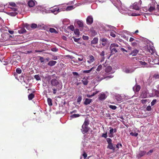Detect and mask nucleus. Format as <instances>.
<instances>
[{
  "instance_id": "nucleus-8",
  "label": "nucleus",
  "mask_w": 159,
  "mask_h": 159,
  "mask_svg": "<svg viewBox=\"0 0 159 159\" xmlns=\"http://www.w3.org/2000/svg\"><path fill=\"white\" fill-rule=\"evenodd\" d=\"M108 39H107L102 38L100 39V41L102 42V44L103 46H105L107 44Z\"/></svg>"
},
{
  "instance_id": "nucleus-21",
  "label": "nucleus",
  "mask_w": 159,
  "mask_h": 159,
  "mask_svg": "<svg viewBox=\"0 0 159 159\" xmlns=\"http://www.w3.org/2000/svg\"><path fill=\"white\" fill-rule=\"evenodd\" d=\"M135 88V90L136 92H138L140 90L141 87L139 85H137L133 88V89Z\"/></svg>"
},
{
  "instance_id": "nucleus-10",
  "label": "nucleus",
  "mask_w": 159,
  "mask_h": 159,
  "mask_svg": "<svg viewBox=\"0 0 159 159\" xmlns=\"http://www.w3.org/2000/svg\"><path fill=\"white\" fill-rule=\"evenodd\" d=\"M28 4L30 7H33L35 5V2L33 0H30L28 2Z\"/></svg>"
},
{
  "instance_id": "nucleus-63",
  "label": "nucleus",
  "mask_w": 159,
  "mask_h": 159,
  "mask_svg": "<svg viewBox=\"0 0 159 159\" xmlns=\"http://www.w3.org/2000/svg\"><path fill=\"white\" fill-rule=\"evenodd\" d=\"M120 50L123 52H127V51L123 48H121V47H120Z\"/></svg>"
},
{
  "instance_id": "nucleus-59",
  "label": "nucleus",
  "mask_w": 159,
  "mask_h": 159,
  "mask_svg": "<svg viewBox=\"0 0 159 159\" xmlns=\"http://www.w3.org/2000/svg\"><path fill=\"white\" fill-rule=\"evenodd\" d=\"M153 77L155 78V79H158L159 78V75L158 74H155L153 75Z\"/></svg>"
},
{
  "instance_id": "nucleus-34",
  "label": "nucleus",
  "mask_w": 159,
  "mask_h": 159,
  "mask_svg": "<svg viewBox=\"0 0 159 159\" xmlns=\"http://www.w3.org/2000/svg\"><path fill=\"white\" fill-rule=\"evenodd\" d=\"M34 77L35 79L37 81L40 80H41V78L38 75H35L34 76Z\"/></svg>"
},
{
  "instance_id": "nucleus-40",
  "label": "nucleus",
  "mask_w": 159,
  "mask_h": 159,
  "mask_svg": "<svg viewBox=\"0 0 159 159\" xmlns=\"http://www.w3.org/2000/svg\"><path fill=\"white\" fill-rule=\"evenodd\" d=\"M148 99H143L141 100V102L142 103L144 104L148 102Z\"/></svg>"
},
{
  "instance_id": "nucleus-18",
  "label": "nucleus",
  "mask_w": 159,
  "mask_h": 159,
  "mask_svg": "<svg viewBox=\"0 0 159 159\" xmlns=\"http://www.w3.org/2000/svg\"><path fill=\"white\" fill-rule=\"evenodd\" d=\"M74 33L77 36V37L80 36V31L79 29H76L74 30Z\"/></svg>"
},
{
  "instance_id": "nucleus-31",
  "label": "nucleus",
  "mask_w": 159,
  "mask_h": 159,
  "mask_svg": "<svg viewBox=\"0 0 159 159\" xmlns=\"http://www.w3.org/2000/svg\"><path fill=\"white\" fill-rule=\"evenodd\" d=\"M30 27L32 29H35L37 27V25L36 24H34V23L30 25Z\"/></svg>"
},
{
  "instance_id": "nucleus-26",
  "label": "nucleus",
  "mask_w": 159,
  "mask_h": 159,
  "mask_svg": "<svg viewBox=\"0 0 159 159\" xmlns=\"http://www.w3.org/2000/svg\"><path fill=\"white\" fill-rule=\"evenodd\" d=\"M26 31L25 29L24 28H22L20 30H18V32L20 34H23L26 32Z\"/></svg>"
},
{
  "instance_id": "nucleus-12",
  "label": "nucleus",
  "mask_w": 159,
  "mask_h": 159,
  "mask_svg": "<svg viewBox=\"0 0 159 159\" xmlns=\"http://www.w3.org/2000/svg\"><path fill=\"white\" fill-rule=\"evenodd\" d=\"M149 7H148V11L150 12H152L153 11L155 10V7L153 5H150Z\"/></svg>"
},
{
  "instance_id": "nucleus-47",
  "label": "nucleus",
  "mask_w": 159,
  "mask_h": 159,
  "mask_svg": "<svg viewBox=\"0 0 159 159\" xmlns=\"http://www.w3.org/2000/svg\"><path fill=\"white\" fill-rule=\"evenodd\" d=\"M82 99V97L81 96H79L77 99V102H80Z\"/></svg>"
},
{
  "instance_id": "nucleus-52",
  "label": "nucleus",
  "mask_w": 159,
  "mask_h": 159,
  "mask_svg": "<svg viewBox=\"0 0 159 159\" xmlns=\"http://www.w3.org/2000/svg\"><path fill=\"white\" fill-rule=\"evenodd\" d=\"M109 128L110 129V134H113L114 133L113 129L111 127H110Z\"/></svg>"
},
{
  "instance_id": "nucleus-55",
  "label": "nucleus",
  "mask_w": 159,
  "mask_h": 159,
  "mask_svg": "<svg viewBox=\"0 0 159 159\" xmlns=\"http://www.w3.org/2000/svg\"><path fill=\"white\" fill-rule=\"evenodd\" d=\"M57 90V88H53L52 89V90L53 91V93L54 94H56Z\"/></svg>"
},
{
  "instance_id": "nucleus-61",
  "label": "nucleus",
  "mask_w": 159,
  "mask_h": 159,
  "mask_svg": "<svg viewBox=\"0 0 159 159\" xmlns=\"http://www.w3.org/2000/svg\"><path fill=\"white\" fill-rule=\"evenodd\" d=\"M153 152V149L150 150L147 153V155H151V154Z\"/></svg>"
},
{
  "instance_id": "nucleus-35",
  "label": "nucleus",
  "mask_w": 159,
  "mask_h": 159,
  "mask_svg": "<svg viewBox=\"0 0 159 159\" xmlns=\"http://www.w3.org/2000/svg\"><path fill=\"white\" fill-rule=\"evenodd\" d=\"M80 116V115L79 114H74L72 115L70 117L72 118H75L79 117Z\"/></svg>"
},
{
  "instance_id": "nucleus-45",
  "label": "nucleus",
  "mask_w": 159,
  "mask_h": 159,
  "mask_svg": "<svg viewBox=\"0 0 159 159\" xmlns=\"http://www.w3.org/2000/svg\"><path fill=\"white\" fill-rule=\"evenodd\" d=\"M157 102L156 99H153L151 102V105L152 106H153L155 105Z\"/></svg>"
},
{
  "instance_id": "nucleus-33",
  "label": "nucleus",
  "mask_w": 159,
  "mask_h": 159,
  "mask_svg": "<svg viewBox=\"0 0 159 159\" xmlns=\"http://www.w3.org/2000/svg\"><path fill=\"white\" fill-rule=\"evenodd\" d=\"M82 81L84 85H87L88 83V81L87 79L83 80Z\"/></svg>"
},
{
  "instance_id": "nucleus-15",
  "label": "nucleus",
  "mask_w": 159,
  "mask_h": 159,
  "mask_svg": "<svg viewBox=\"0 0 159 159\" xmlns=\"http://www.w3.org/2000/svg\"><path fill=\"white\" fill-rule=\"evenodd\" d=\"M92 101V100L91 99L86 98L84 102V104L85 105H87L89 104Z\"/></svg>"
},
{
  "instance_id": "nucleus-42",
  "label": "nucleus",
  "mask_w": 159,
  "mask_h": 159,
  "mask_svg": "<svg viewBox=\"0 0 159 159\" xmlns=\"http://www.w3.org/2000/svg\"><path fill=\"white\" fill-rule=\"evenodd\" d=\"M106 140L108 144L112 143V140L110 138H107Z\"/></svg>"
},
{
  "instance_id": "nucleus-29",
  "label": "nucleus",
  "mask_w": 159,
  "mask_h": 159,
  "mask_svg": "<svg viewBox=\"0 0 159 159\" xmlns=\"http://www.w3.org/2000/svg\"><path fill=\"white\" fill-rule=\"evenodd\" d=\"M47 101L48 104L49 106H51L52 105V100L51 98H48L47 99Z\"/></svg>"
},
{
  "instance_id": "nucleus-32",
  "label": "nucleus",
  "mask_w": 159,
  "mask_h": 159,
  "mask_svg": "<svg viewBox=\"0 0 159 159\" xmlns=\"http://www.w3.org/2000/svg\"><path fill=\"white\" fill-rule=\"evenodd\" d=\"M10 9H11L10 11H13L14 12H16L17 11V8L16 7H10Z\"/></svg>"
},
{
  "instance_id": "nucleus-23",
  "label": "nucleus",
  "mask_w": 159,
  "mask_h": 159,
  "mask_svg": "<svg viewBox=\"0 0 159 159\" xmlns=\"http://www.w3.org/2000/svg\"><path fill=\"white\" fill-rule=\"evenodd\" d=\"M89 60L92 63L93 62L95 61V59L94 58V57L92 55H90L89 56Z\"/></svg>"
},
{
  "instance_id": "nucleus-22",
  "label": "nucleus",
  "mask_w": 159,
  "mask_h": 159,
  "mask_svg": "<svg viewBox=\"0 0 159 159\" xmlns=\"http://www.w3.org/2000/svg\"><path fill=\"white\" fill-rule=\"evenodd\" d=\"M49 31L52 33H54L55 34H57L58 32L56 30L53 28H50L49 29Z\"/></svg>"
},
{
  "instance_id": "nucleus-56",
  "label": "nucleus",
  "mask_w": 159,
  "mask_h": 159,
  "mask_svg": "<svg viewBox=\"0 0 159 159\" xmlns=\"http://www.w3.org/2000/svg\"><path fill=\"white\" fill-rule=\"evenodd\" d=\"M146 110L148 111H150L151 110V107L150 106H148L146 108Z\"/></svg>"
},
{
  "instance_id": "nucleus-39",
  "label": "nucleus",
  "mask_w": 159,
  "mask_h": 159,
  "mask_svg": "<svg viewBox=\"0 0 159 159\" xmlns=\"http://www.w3.org/2000/svg\"><path fill=\"white\" fill-rule=\"evenodd\" d=\"M115 33V32L114 31H111L110 32V35L113 37H115L116 36Z\"/></svg>"
},
{
  "instance_id": "nucleus-50",
  "label": "nucleus",
  "mask_w": 159,
  "mask_h": 159,
  "mask_svg": "<svg viewBox=\"0 0 159 159\" xmlns=\"http://www.w3.org/2000/svg\"><path fill=\"white\" fill-rule=\"evenodd\" d=\"M82 38L84 40H87L89 39V37H88V36L84 35H83V36Z\"/></svg>"
},
{
  "instance_id": "nucleus-49",
  "label": "nucleus",
  "mask_w": 159,
  "mask_h": 159,
  "mask_svg": "<svg viewBox=\"0 0 159 159\" xmlns=\"http://www.w3.org/2000/svg\"><path fill=\"white\" fill-rule=\"evenodd\" d=\"M69 28L70 30L71 31H73L74 30V27L73 25H70V26L69 27Z\"/></svg>"
},
{
  "instance_id": "nucleus-9",
  "label": "nucleus",
  "mask_w": 159,
  "mask_h": 159,
  "mask_svg": "<svg viewBox=\"0 0 159 159\" xmlns=\"http://www.w3.org/2000/svg\"><path fill=\"white\" fill-rule=\"evenodd\" d=\"M146 152L145 151H140L139 152L138 154L137 155V157L138 158H140L144 156L146 154Z\"/></svg>"
},
{
  "instance_id": "nucleus-54",
  "label": "nucleus",
  "mask_w": 159,
  "mask_h": 159,
  "mask_svg": "<svg viewBox=\"0 0 159 159\" xmlns=\"http://www.w3.org/2000/svg\"><path fill=\"white\" fill-rule=\"evenodd\" d=\"M72 38L74 39V41L76 42H78L80 39V38L76 39L74 37H72Z\"/></svg>"
},
{
  "instance_id": "nucleus-60",
  "label": "nucleus",
  "mask_w": 159,
  "mask_h": 159,
  "mask_svg": "<svg viewBox=\"0 0 159 159\" xmlns=\"http://www.w3.org/2000/svg\"><path fill=\"white\" fill-rule=\"evenodd\" d=\"M78 59L79 61H82L83 60V56H81L80 57H78Z\"/></svg>"
},
{
  "instance_id": "nucleus-36",
  "label": "nucleus",
  "mask_w": 159,
  "mask_h": 159,
  "mask_svg": "<svg viewBox=\"0 0 159 159\" xmlns=\"http://www.w3.org/2000/svg\"><path fill=\"white\" fill-rule=\"evenodd\" d=\"M102 69V66L101 65H100L96 69V70L98 71H100Z\"/></svg>"
},
{
  "instance_id": "nucleus-5",
  "label": "nucleus",
  "mask_w": 159,
  "mask_h": 159,
  "mask_svg": "<svg viewBox=\"0 0 159 159\" xmlns=\"http://www.w3.org/2000/svg\"><path fill=\"white\" fill-rule=\"evenodd\" d=\"M59 84V82L56 79H53L51 81V84L52 87H57Z\"/></svg>"
},
{
  "instance_id": "nucleus-20",
  "label": "nucleus",
  "mask_w": 159,
  "mask_h": 159,
  "mask_svg": "<svg viewBox=\"0 0 159 159\" xmlns=\"http://www.w3.org/2000/svg\"><path fill=\"white\" fill-rule=\"evenodd\" d=\"M18 14L17 12H11L8 13V14L11 16H15Z\"/></svg>"
},
{
  "instance_id": "nucleus-14",
  "label": "nucleus",
  "mask_w": 159,
  "mask_h": 159,
  "mask_svg": "<svg viewBox=\"0 0 159 159\" xmlns=\"http://www.w3.org/2000/svg\"><path fill=\"white\" fill-rule=\"evenodd\" d=\"M108 145L107 146V148H109L110 149L112 150L113 151L115 150V147L113 146V144L112 143L108 144Z\"/></svg>"
},
{
  "instance_id": "nucleus-41",
  "label": "nucleus",
  "mask_w": 159,
  "mask_h": 159,
  "mask_svg": "<svg viewBox=\"0 0 159 159\" xmlns=\"http://www.w3.org/2000/svg\"><path fill=\"white\" fill-rule=\"evenodd\" d=\"M130 134L132 136L137 137L138 135V134L135 132H131L130 133Z\"/></svg>"
},
{
  "instance_id": "nucleus-51",
  "label": "nucleus",
  "mask_w": 159,
  "mask_h": 159,
  "mask_svg": "<svg viewBox=\"0 0 159 159\" xmlns=\"http://www.w3.org/2000/svg\"><path fill=\"white\" fill-rule=\"evenodd\" d=\"M107 132H106L105 133H103L102 134V136L103 137H104L105 138H107Z\"/></svg>"
},
{
  "instance_id": "nucleus-1",
  "label": "nucleus",
  "mask_w": 159,
  "mask_h": 159,
  "mask_svg": "<svg viewBox=\"0 0 159 159\" xmlns=\"http://www.w3.org/2000/svg\"><path fill=\"white\" fill-rule=\"evenodd\" d=\"M112 70V68L110 66H107L105 69V71L106 73H104L102 75V77H101L99 75H98L97 76V78L98 80L99 81H101L102 80L105 79L106 78H111L113 77V76L111 75L109 76H107V74H110L111 73H112L111 72V71Z\"/></svg>"
},
{
  "instance_id": "nucleus-38",
  "label": "nucleus",
  "mask_w": 159,
  "mask_h": 159,
  "mask_svg": "<svg viewBox=\"0 0 159 159\" xmlns=\"http://www.w3.org/2000/svg\"><path fill=\"white\" fill-rule=\"evenodd\" d=\"M16 71L18 74H20L21 73L22 70L20 68H18L16 69Z\"/></svg>"
},
{
  "instance_id": "nucleus-27",
  "label": "nucleus",
  "mask_w": 159,
  "mask_h": 159,
  "mask_svg": "<svg viewBox=\"0 0 159 159\" xmlns=\"http://www.w3.org/2000/svg\"><path fill=\"white\" fill-rule=\"evenodd\" d=\"M75 8L73 6H68L66 8V10L69 11L73 10Z\"/></svg>"
},
{
  "instance_id": "nucleus-58",
  "label": "nucleus",
  "mask_w": 159,
  "mask_h": 159,
  "mask_svg": "<svg viewBox=\"0 0 159 159\" xmlns=\"http://www.w3.org/2000/svg\"><path fill=\"white\" fill-rule=\"evenodd\" d=\"M139 63L142 65H145L147 64V63L146 62H145V61H139Z\"/></svg>"
},
{
  "instance_id": "nucleus-28",
  "label": "nucleus",
  "mask_w": 159,
  "mask_h": 159,
  "mask_svg": "<svg viewBox=\"0 0 159 159\" xmlns=\"http://www.w3.org/2000/svg\"><path fill=\"white\" fill-rule=\"evenodd\" d=\"M104 54H105V52L104 51H102L101 52V53L100 54V55L101 57L102 60H101V62L104 59Z\"/></svg>"
},
{
  "instance_id": "nucleus-37",
  "label": "nucleus",
  "mask_w": 159,
  "mask_h": 159,
  "mask_svg": "<svg viewBox=\"0 0 159 159\" xmlns=\"http://www.w3.org/2000/svg\"><path fill=\"white\" fill-rule=\"evenodd\" d=\"M109 107L110 108L114 110H115L117 108V107L116 106L114 105H110L109 106Z\"/></svg>"
},
{
  "instance_id": "nucleus-13",
  "label": "nucleus",
  "mask_w": 159,
  "mask_h": 159,
  "mask_svg": "<svg viewBox=\"0 0 159 159\" xmlns=\"http://www.w3.org/2000/svg\"><path fill=\"white\" fill-rule=\"evenodd\" d=\"M57 63V62L56 61L52 60L48 62V65L50 66H54Z\"/></svg>"
},
{
  "instance_id": "nucleus-4",
  "label": "nucleus",
  "mask_w": 159,
  "mask_h": 159,
  "mask_svg": "<svg viewBox=\"0 0 159 159\" xmlns=\"http://www.w3.org/2000/svg\"><path fill=\"white\" fill-rule=\"evenodd\" d=\"M20 59V57L19 55L15 54L12 56L10 63L12 64L17 65L18 61H19Z\"/></svg>"
},
{
  "instance_id": "nucleus-7",
  "label": "nucleus",
  "mask_w": 159,
  "mask_h": 159,
  "mask_svg": "<svg viewBox=\"0 0 159 159\" xmlns=\"http://www.w3.org/2000/svg\"><path fill=\"white\" fill-rule=\"evenodd\" d=\"M93 21V18L91 16H89L87 18L86 22L89 25L91 24Z\"/></svg>"
},
{
  "instance_id": "nucleus-2",
  "label": "nucleus",
  "mask_w": 159,
  "mask_h": 159,
  "mask_svg": "<svg viewBox=\"0 0 159 159\" xmlns=\"http://www.w3.org/2000/svg\"><path fill=\"white\" fill-rule=\"evenodd\" d=\"M120 47L116 43L111 44L110 47V48L111 50V55L115 54L118 52L120 48Z\"/></svg>"
},
{
  "instance_id": "nucleus-24",
  "label": "nucleus",
  "mask_w": 159,
  "mask_h": 159,
  "mask_svg": "<svg viewBox=\"0 0 159 159\" xmlns=\"http://www.w3.org/2000/svg\"><path fill=\"white\" fill-rule=\"evenodd\" d=\"M52 12L54 13L55 14H57L59 11V8L57 7L52 10Z\"/></svg>"
},
{
  "instance_id": "nucleus-44",
  "label": "nucleus",
  "mask_w": 159,
  "mask_h": 159,
  "mask_svg": "<svg viewBox=\"0 0 159 159\" xmlns=\"http://www.w3.org/2000/svg\"><path fill=\"white\" fill-rule=\"evenodd\" d=\"M9 5L10 6H12V7H16V4H15V3L13 2H10L9 3Z\"/></svg>"
},
{
  "instance_id": "nucleus-64",
  "label": "nucleus",
  "mask_w": 159,
  "mask_h": 159,
  "mask_svg": "<svg viewBox=\"0 0 159 159\" xmlns=\"http://www.w3.org/2000/svg\"><path fill=\"white\" fill-rule=\"evenodd\" d=\"M111 115L109 113L106 114V117L108 118L109 119H111Z\"/></svg>"
},
{
  "instance_id": "nucleus-6",
  "label": "nucleus",
  "mask_w": 159,
  "mask_h": 159,
  "mask_svg": "<svg viewBox=\"0 0 159 159\" xmlns=\"http://www.w3.org/2000/svg\"><path fill=\"white\" fill-rule=\"evenodd\" d=\"M107 97V96L103 93H100L98 95V100L100 101L104 100Z\"/></svg>"
},
{
  "instance_id": "nucleus-17",
  "label": "nucleus",
  "mask_w": 159,
  "mask_h": 159,
  "mask_svg": "<svg viewBox=\"0 0 159 159\" xmlns=\"http://www.w3.org/2000/svg\"><path fill=\"white\" fill-rule=\"evenodd\" d=\"M76 23L80 27H83L84 25L82 21L79 20H77Z\"/></svg>"
},
{
  "instance_id": "nucleus-43",
  "label": "nucleus",
  "mask_w": 159,
  "mask_h": 159,
  "mask_svg": "<svg viewBox=\"0 0 159 159\" xmlns=\"http://www.w3.org/2000/svg\"><path fill=\"white\" fill-rule=\"evenodd\" d=\"M39 60H40L41 63H43L44 62V60L43 57L41 56H39Z\"/></svg>"
},
{
  "instance_id": "nucleus-48",
  "label": "nucleus",
  "mask_w": 159,
  "mask_h": 159,
  "mask_svg": "<svg viewBox=\"0 0 159 159\" xmlns=\"http://www.w3.org/2000/svg\"><path fill=\"white\" fill-rule=\"evenodd\" d=\"M51 50L53 52H56L58 51V48H51Z\"/></svg>"
},
{
  "instance_id": "nucleus-11",
  "label": "nucleus",
  "mask_w": 159,
  "mask_h": 159,
  "mask_svg": "<svg viewBox=\"0 0 159 159\" xmlns=\"http://www.w3.org/2000/svg\"><path fill=\"white\" fill-rule=\"evenodd\" d=\"M139 52V50H138L136 49H134V50H133L132 51H131V53L129 54V55H131L133 56H136L137 55V54Z\"/></svg>"
},
{
  "instance_id": "nucleus-30",
  "label": "nucleus",
  "mask_w": 159,
  "mask_h": 159,
  "mask_svg": "<svg viewBox=\"0 0 159 159\" xmlns=\"http://www.w3.org/2000/svg\"><path fill=\"white\" fill-rule=\"evenodd\" d=\"M148 50L149 52L151 54H153L154 52V50L151 47H150L148 49Z\"/></svg>"
},
{
  "instance_id": "nucleus-57",
  "label": "nucleus",
  "mask_w": 159,
  "mask_h": 159,
  "mask_svg": "<svg viewBox=\"0 0 159 159\" xmlns=\"http://www.w3.org/2000/svg\"><path fill=\"white\" fill-rule=\"evenodd\" d=\"M83 155V157H84V159H85V158H86V157H87V154H86V153L85 152H84V153L83 154V155Z\"/></svg>"
},
{
  "instance_id": "nucleus-46",
  "label": "nucleus",
  "mask_w": 159,
  "mask_h": 159,
  "mask_svg": "<svg viewBox=\"0 0 159 159\" xmlns=\"http://www.w3.org/2000/svg\"><path fill=\"white\" fill-rule=\"evenodd\" d=\"M133 71L130 70L129 69H126L125 70V72L127 73H131Z\"/></svg>"
},
{
  "instance_id": "nucleus-19",
  "label": "nucleus",
  "mask_w": 159,
  "mask_h": 159,
  "mask_svg": "<svg viewBox=\"0 0 159 159\" xmlns=\"http://www.w3.org/2000/svg\"><path fill=\"white\" fill-rule=\"evenodd\" d=\"M133 8L135 10H138L139 9V7L137 5V3H134L133 4Z\"/></svg>"
},
{
  "instance_id": "nucleus-62",
  "label": "nucleus",
  "mask_w": 159,
  "mask_h": 159,
  "mask_svg": "<svg viewBox=\"0 0 159 159\" xmlns=\"http://www.w3.org/2000/svg\"><path fill=\"white\" fill-rule=\"evenodd\" d=\"M82 71H83V73H89L90 72V71L89 70H83Z\"/></svg>"
},
{
  "instance_id": "nucleus-3",
  "label": "nucleus",
  "mask_w": 159,
  "mask_h": 159,
  "mask_svg": "<svg viewBox=\"0 0 159 159\" xmlns=\"http://www.w3.org/2000/svg\"><path fill=\"white\" fill-rule=\"evenodd\" d=\"M89 124V121L88 120H85L84 123L82 125V129L81 131L82 133L84 134L88 132L89 129V127L88 125Z\"/></svg>"
},
{
  "instance_id": "nucleus-16",
  "label": "nucleus",
  "mask_w": 159,
  "mask_h": 159,
  "mask_svg": "<svg viewBox=\"0 0 159 159\" xmlns=\"http://www.w3.org/2000/svg\"><path fill=\"white\" fill-rule=\"evenodd\" d=\"M98 41V39L97 38H94L91 41V44H97Z\"/></svg>"
},
{
  "instance_id": "nucleus-25",
  "label": "nucleus",
  "mask_w": 159,
  "mask_h": 159,
  "mask_svg": "<svg viewBox=\"0 0 159 159\" xmlns=\"http://www.w3.org/2000/svg\"><path fill=\"white\" fill-rule=\"evenodd\" d=\"M34 95L33 93H31L28 95V99L29 100H31L34 98Z\"/></svg>"
},
{
  "instance_id": "nucleus-53",
  "label": "nucleus",
  "mask_w": 159,
  "mask_h": 159,
  "mask_svg": "<svg viewBox=\"0 0 159 159\" xmlns=\"http://www.w3.org/2000/svg\"><path fill=\"white\" fill-rule=\"evenodd\" d=\"M119 146H120L121 147H122V144L120 143H118L116 145V148H117L118 149H119Z\"/></svg>"
}]
</instances>
